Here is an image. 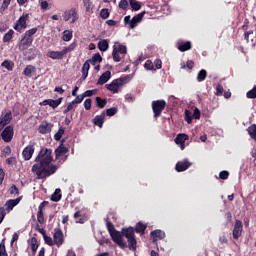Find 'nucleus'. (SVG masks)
Returning <instances> with one entry per match:
<instances>
[{"mask_svg": "<svg viewBox=\"0 0 256 256\" xmlns=\"http://www.w3.org/2000/svg\"><path fill=\"white\" fill-rule=\"evenodd\" d=\"M165 107H167V102L165 100H154L152 101V111L154 119L161 117L163 111H165Z\"/></svg>", "mask_w": 256, "mask_h": 256, "instance_id": "nucleus-5", "label": "nucleus"}, {"mask_svg": "<svg viewBox=\"0 0 256 256\" xmlns=\"http://www.w3.org/2000/svg\"><path fill=\"white\" fill-rule=\"evenodd\" d=\"M13 119V114L11 112H7L3 118L0 120V131H3L7 125L11 123V120Z\"/></svg>", "mask_w": 256, "mask_h": 256, "instance_id": "nucleus-16", "label": "nucleus"}, {"mask_svg": "<svg viewBox=\"0 0 256 256\" xmlns=\"http://www.w3.org/2000/svg\"><path fill=\"white\" fill-rule=\"evenodd\" d=\"M243 235V222L241 220H236L234 224V228L232 231V237L237 241L239 237Z\"/></svg>", "mask_w": 256, "mask_h": 256, "instance_id": "nucleus-8", "label": "nucleus"}, {"mask_svg": "<svg viewBox=\"0 0 256 256\" xmlns=\"http://www.w3.org/2000/svg\"><path fill=\"white\" fill-rule=\"evenodd\" d=\"M117 107H112L106 110L107 117H113L117 113Z\"/></svg>", "mask_w": 256, "mask_h": 256, "instance_id": "nucleus-49", "label": "nucleus"}, {"mask_svg": "<svg viewBox=\"0 0 256 256\" xmlns=\"http://www.w3.org/2000/svg\"><path fill=\"white\" fill-rule=\"evenodd\" d=\"M63 19L64 21H69V19H72L71 23H75L79 19V14L77 13V9L72 8L68 11H65L63 14Z\"/></svg>", "mask_w": 256, "mask_h": 256, "instance_id": "nucleus-9", "label": "nucleus"}, {"mask_svg": "<svg viewBox=\"0 0 256 256\" xmlns=\"http://www.w3.org/2000/svg\"><path fill=\"white\" fill-rule=\"evenodd\" d=\"M27 21H29V14L23 13L21 17L14 24L13 29L18 33H21V31H24V29H27Z\"/></svg>", "mask_w": 256, "mask_h": 256, "instance_id": "nucleus-6", "label": "nucleus"}, {"mask_svg": "<svg viewBox=\"0 0 256 256\" xmlns=\"http://www.w3.org/2000/svg\"><path fill=\"white\" fill-rule=\"evenodd\" d=\"M93 125H96V127H99L100 129L103 128V124L105 123V111H103L100 115H96L92 119Z\"/></svg>", "mask_w": 256, "mask_h": 256, "instance_id": "nucleus-18", "label": "nucleus"}, {"mask_svg": "<svg viewBox=\"0 0 256 256\" xmlns=\"http://www.w3.org/2000/svg\"><path fill=\"white\" fill-rule=\"evenodd\" d=\"M189 139L187 134H178L175 138L176 145H180L181 151H185V142Z\"/></svg>", "mask_w": 256, "mask_h": 256, "instance_id": "nucleus-15", "label": "nucleus"}, {"mask_svg": "<svg viewBox=\"0 0 256 256\" xmlns=\"http://www.w3.org/2000/svg\"><path fill=\"white\" fill-rule=\"evenodd\" d=\"M192 117L194 119H201V111L199 110V108L194 109V113H193Z\"/></svg>", "mask_w": 256, "mask_h": 256, "instance_id": "nucleus-60", "label": "nucleus"}, {"mask_svg": "<svg viewBox=\"0 0 256 256\" xmlns=\"http://www.w3.org/2000/svg\"><path fill=\"white\" fill-rule=\"evenodd\" d=\"M177 48L181 51V53H185V51L191 50L192 45L190 41L179 42Z\"/></svg>", "mask_w": 256, "mask_h": 256, "instance_id": "nucleus-25", "label": "nucleus"}, {"mask_svg": "<svg viewBox=\"0 0 256 256\" xmlns=\"http://www.w3.org/2000/svg\"><path fill=\"white\" fill-rule=\"evenodd\" d=\"M51 201H54L55 203L61 201V193L54 192L51 196Z\"/></svg>", "mask_w": 256, "mask_h": 256, "instance_id": "nucleus-52", "label": "nucleus"}, {"mask_svg": "<svg viewBox=\"0 0 256 256\" xmlns=\"http://www.w3.org/2000/svg\"><path fill=\"white\" fill-rule=\"evenodd\" d=\"M132 11H139L141 9V2L137 0H129Z\"/></svg>", "mask_w": 256, "mask_h": 256, "instance_id": "nucleus-37", "label": "nucleus"}, {"mask_svg": "<svg viewBox=\"0 0 256 256\" xmlns=\"http://www.w3.org/2000/svg\"><path fill=\"white\" fill-rule=\"evenodd\" d=\"M49 59L61 60L64 59L65 53L62 51H48L46 54Z\"/></svg>", "mask_w": 256, "mask_h": 256, "instance_id": "nucleus-19", "label": "nucleus"}, {"mask_svg": "<svg viewBox=\"0 0 256 256\" xmlns=\"http://www.w3.org/2000/svg\"><path fill=\"white\" fill-rule=\"evenodd\" d=\"M2 153L5 154V157L11 153V146H6L3 150Z\"/></svg>", "mask_w": 256, "mask_h": 256, "instance_id": "nucleus-64", "label": "nucleus"}, {"mask_svg": "<svg viewBox=\"0 0 256 256\" xmlns=\"http://www.w3.org/2000/svg\"><path fill=\"white\" fill-rule=\"evenodd\" d=\"M38 131L41 133V135H47V133H51V123L42 122V124L39 125Z\"/></svg>", "mask_w": 256, "mask_h": 256, "instance_id": "nucleus-21", "label": "nucleus"}, {"mask_svg": "<svg viewBox=\"0 0 256 256\" xmlns=\"http://www.w3.org/2000/svg\"><path fill=\"white\" fill-rule=\"evenodd\" d=\"M30 247H31L33 255H35V253H37V249H39V242L37 241L36 237L31 238Z\"/></svg>", "mask_w": 256, "mask_h": 256, "instance_id": "nucleus-31", "label": "nucleus"}, {"mask_svg": "<svg viewBox=\"0 0 256 256\" xmlns=\"http://www.w3.org/2000/svg\"><path fill=\"white\" fill-rule=\"evenodd\" d=\"M205 79H207V70L202 69L197 74V81L199 83H201V82L205 81Z\"/></svg>", "mask_w": 256, "mask_h": 256, "instance_id": "nucleus-36", "label": "nucleus"}, {"mask_svg": "<svg viewBox=\"0 0 256 256\" xmlns=\"http://www.w3.org/2000/svg\"><path fill=\"white\" fill-rule=\"evenodd\" d=\"M77 47V44L75 42L71 43L68 47H64L62 49L64 55H67V53H71V51H75V48Z\"/></svg>", "mask_w": 256, "mask_h": 256, "instance_id": "nucleus-40", "label": "nucleus"}, {"mask_svg": "<svg viewBox=\"0 0 256 256\" xmlns=\"http://www.w3.org/2000/svg\"><path fill=\"white\" fill-rule=\"evenodd\" d=\"M114 45H116L117 53H120V55H127V46L122 45L119 42H116Z\"/></svg>", "mask_w": 256, "mask_h": 256, "instance_id": "nucleus-33", "label": "nucleus"}, {"mask_svg": "<svg viewBox=\"0 0 256 256\" xmlns=\"http://www.w3.org/2000/svg\"><path fill=\"white\" fill-rule=\"evenodd\" d=\"M150 237L152 238V243L154 245H157V241L165 239V233L163 232V230L157 229L150 233Z\"/></svg>", "mask_w": 256, "mask_h": 256, "instance_id": "nucleus-12", "label": "nucleus"}, {"mask_svg": "<svg viewBox=\"0 0 256 256\" xmlns=\"http://www.w3.org/2000/svg\"><path fill=\"white\" fill-rule=\"evenodd\" d=\"M0 256H9L7 248L5 247V238L0 242Z\"/></svg>", "mask_w": 256, "mask_h": 256, "instance_id": "nucleus-41", "label": "nucleus"}, {"mask_svg": "<svg viewBox=\"0 0 256 256\" xmlns=\"http://www.w3.org/2000/svg\"><path fill=\"white\" fill-rule=\"evenodd\" d=\"M247 99H256V85L246 93Z\"/></svg>", "mask_w": 256, "mask_h": 256, "instance_id": "nucleus-46", "label": "nucleus"}, {"mask_svg": "<svg viewBox=\"0 0 256 256\" xmlns=\"http://www.w3.org/2000/svg\"><path fill=\"white\" fill-rule=\"evenodd\" d=\"M65 135V128L60 127L57 131V133L54 135L55 141H61V137Z\"/></svg>", "mask_w": 256, "mask_h": 256, "instance_id": "nucleus-42", "label": "nucleus"}, {"mask_svg": "<svg viewBox=\"0 0 256 256\" xmlns=\"http://www.w3.org/2000/svg\"><path fill=\"white\" fill-rule=\"evenodd\" d=\"M144 68L146 71H155V65L153 64V61L147 60L144 64Z\"/></svg>", "mask_w": 256, "mask_h": 256, "instance_id": "nucleus-44", "label": "nucleus"}, {"mask_svg": "<svg viewBox=\"0 0 256 256\" xmlns=\"http://www.w3.org/2000/svg\"><path fill=\"white\" fill-rule=\"evenodd\" d=\"M83 99H85L83 94L78 95V96H76V98L74 100H72V102L75 103L76 105H79V103H83Z\"/></svg>", "mask_w": 256, "mask_h": 256, "instance_id": "nucleus-58", "label": "nucleus"}, {"mask_svg": "<svg viewBox=\"0 0 256 256\" xmlns=\"http://www.w3.org/2000/svg\"><path fill=\"white\" fill-rule=\"evenodd\" d=\"M53 161V150L51 148H42L35 158L36 164L31 168L32 173H36L37 179H47L57 173V165L51 164Z\"/></svg>", "mask_w": 256, "mask_h": 256, "instance_id": "nucleus-1", "label": "nucleus"}, {"mask_svg": "<svg viewBox=\"0 0 256 256\" xmlns=\"http://www.w3.org/2000/svg\"><path fill=\"white\" fill-rule=\"evenodd\" d=\"M98 49L99 51H107L109 49V40L103 39L98 42Z\"/></svg>", "mask_w": 256, "mask_h": 256, "instance_id": "nucleus-28", "label": "nucleus"}, {"mask_svg": "<svg viewBox=\"0 0 256 256\" xmlns=\"http://www.w3.org/2000/svg\"><path fill=\"white\" fill-rule=\"evenodd\" d=\"M135 233H139L140 235H145V231L147 230V225L143 224L142 222H138L133 228Z\"/></svg>", "mask_w": 256, "mask_h": 256, "instance_id": "nucleus-27", "label": "nucleus"}, {"mask_svg": "<svg viewBox=\"0 0 256 256\" xmlns=\"http://www.w3.org/2000/svg\"><path fill=\"white\" fill-rule=\"evenodd\" d=\"M128 76L114 79L110 84H106L105 87L112 93H119V88L123 87L127 83Z\"/></svg>", "mask_w": 256, "mask_h": 256, "instance_id": "nucleus-4", "label": "nucleus"}, {"mask_svg": "<svg viewBox=\"0 0 256 256\" xmlns=\"http://www.w3.org/2000/svg\"><path fill=\"white\" fill-rule=\"evenodd\" d=\"M10 195H19V188H17V185L13 184L9 189Z\"/></svg>", "mask_w": 256, "mask_h": 256, "instance_id": "nucleus-53", "label": "nucleus"}, {"mask_svg": "<svg viewBox=\"0 0 256 256\" xmlns=\"http://www.w3.org/2000/svg\"><path fill=\"white\" fill-rule=\"evenodd\" d=\"M127 7H129V2L127 0H120L119 8L125 10Z\"/></svg>", "mask_w": 256, "mask_h": 256, "instance_id": "nucleus-57", "label": "nucleus"}, {"mask_svg": "<svg viewBox=\"0 0 256 256\" xmlns=\"http://www.w3.org/2000/svg\"><path fill=\"white\" fill-rule=\"evenodd\" d=\"M88 61L92 63V65H95L96 63H101V61H103V57H101L100 53H96Z\"/></svg>", "mask_w": 256, "mask_h": 256, "instance_id": "nucleus-35", "label": "nucleus"}, {"mask_svg": "<svg viewBox=\"0 0 256 256\" xmlns=\"http://www.w3.org/2000/svg\"><path fill=\"white\" fill-rule=\"evenodd\" d=\"M77 107V104L75 102H70L65 110H63L64 115H67L69 111H75V108Z\"/></svg>", "mask_w": 256, "mask_h": 256, "instance_id": "nucleus-43", "label": "nucleus"}, {"mask_svg": "<svg viewBox=\"0 0 256 256\" xmlns=\"http://www.w3.org/2000/svg\"><path fill=\"white\" fill-rule=\"evenodd\" d=\"M53 239H54V245H57V247H61V245H63V241H64L63 231L60 228L55 229Z\"/></svg>", "mask_w": 256, "mask_h": 256, "instance_id": "nucleus-13", "label": "nucleus"}, {"mask_svg": "<svg viewBox=\"0 0 256 256\" xmlns=\"http://www.w3.org/2000/svg\"><path fill=\"white\" fill-rule=\"evenodd\" d=\"M219 177H220V179H223V180H225V179H229V171H221L220 173H219Z\"/></svg>", "mask_w": 256, "mask_h": 256, "instance_id": "nucleus-59", "label": "nucleus"}, {"mask_svg": "<svg viewBox=\"0 0 256 256\" xmlns=\"http://www.w3.org/2000/svg\"><path fill=\"white\" fill-rule=\"evenodd\" d=\"M223 85L221 84H218L217 87H216V95L217 97H221L223 95Z\"/></svg>", "mask_w": 256, "mask_h": 256, "instance_id": "nucleus-56", "label": "nucleus"}, {"mask_svg": "<svg viewBox=\"0 0 256 256\" xmlns=\"http://www.w3.org/2000/svg\"><path fill=\"white\" fill-rule=\"evenodd\" d=\"M11 5V0H3L0 11H5Z\"/></svg>", "mask_w": 256, "mask_h": 256, "instance_id": "nucleus-54", "label": "nucleus"}, {"mask_svg": "<svg viewBox=\"0 0 256 256\" xmlns=\"http://www.w3.org/2000/svg\"><path fill=\"white\" fill-rule=\"evenodd\" d=\"M109 79H111V71L108 70L99 77L97 85H105Z\"/></svg>", "mask_w": 256, "mask_h": 256, "instance_id": "nucleus-24", "label": "nucleus"}, {"mask_svg": "<svg viewBox=\"0 0 256 256\" xmlns=\"http://www.w3.org/2000/svg\"><path fill=\"white\" fill-rule=\"evenodd\" d=\"M91 103H93V101L91 100V98H88L84 101V109H86V111H90L91 109Z\"/></svg>", "mask_w": 256, "mask_h": 256, "instance_id": "nucleus-55", "label": "nucleus"}, {"mask_svg": "<svg viewBox=\"0 0 256 256\" xmlns=\"http://www.w3.org/2000/svg\"><path fill=\"white\" fill-rule=\"evenodd\" d=\"M192 163L189 162L188 159H184L183 161H179L176 163L175 170L177 173H183V171H187L189 167H191Z\"/></svg>", "mask_w": 256, "mask_h": 256, "instance_id": "nucleus-10", "label": "nucleus"}, {"mask_svg": "<svg viewBox=\"0 0 256 256\" xmlns=\"http://www.w3.org/2000/svg\"><path fill=\"white\" fill-rule=\"evenodd\" d=\"M250 35H253V30H248V31L244 32V39H245L246 43H249Z\"/></svg>", "mask_w": 256, "mask_h": 256, "instance_id": "nucleus-62", "label": "nucleus"}, {"mask_svg": "<svg viewBox=\"0 0 256 256\" xmlns=\"http://www.w3.org/2000/svg\"><path fill=\"white\" fill-rule=\"evenodd\" d=\"M13 135H15L13 126L9 125L4 128V130L0 134V137H2V141L4 143H11V141H13Z\"/></svg>", "mask_w": 256, "mask_h": 256, "instance_id": "nucleus-7", "label": "nucleus"}, {"mask_svg": "<svg viewBox=\"0 0 256 256\" xmlns=\"http://www.w3.org/2000/svg\"><path fill=\"white\" fill-rule=\"evenodd\" d=\"M62 39L66 42L71 41L73 39V31L65 30L62 33Z\"/></svg>", "mask_w": 256, "mask_h": 256, "instance_id": "nucleus-38", "label": "nucleus"}, {"mask_svg": "<svg viewBox=\"0 0 256 256\" xmlns=\"http://www.w3.org/2000/svg\"><path fill=\"white\" fill-rule=\"evenodd\" d=\"M144 16H145V12H141L138 15L134 16L131 20L130 29H135V27H137V23H141Z\"/></svg>", "mask_w": 256, "mask_h": 256, "instance_id": "nucleus-23", "label": "nucleus"}, {"mask_svg": "<svg viewBox=\"0 0 256 256\" xmlns=\"http://www.w3.org/2000/svg\"><path fill=\"white\" fill-rule=\"evenodd\" d=\"M21 199H23L22 196H20L16 199L7 200L5 203L6 211H13V208L17 207V205H19V203H21Z\"/></svg>", "mask_w": 256, "mask_h": 256, "instance_id": "nucleus-17", "label": "nucleus"}, {"mask_svg": "<svg viewBox=\"0 0 256 256\" xmlns=\"http://www.w3.org/2000/svg\"><path fill=\"white\" fill-rule=\"evenodd\" d=\"M13 35H15V31L10 29L7 33L4 34L2 38L3 43H10L11 39H13Z\"/></svg>", "mask_w": 256, "mask_h": 256, "instance_id": "nucleus-30", "label": "nucleus"}, {"mask_svg": "<svg viewBox=\"0 0 256 256\" xmlns=\"http://www.w3.org/2000/svg\"><path fill=\"white\" fill-rule=\"evenodd\" d=\"M62 102H63V97L58 98L57 100L46 99L43 102H40V105H43V106L49 105V107H52V109H57L60 103Z\"/></svg>", "mask_w": 256, "mask_h": 256, "instance_id": "nucleus-14", "label": "nucleus"}, {"mask_svg": "<svg viewBox=\"0 0 256 256\" xmlns=\"http://www.w3.org/2000/svg\"><path fill=\"white\" fill-rule=\"evenodd\" d=\"M154 65H155L156 69H161L163 67V62L161 61V59H156L154 61Z\"/></svg>", "mask_w": 256, "mask_h": 256, "instance_id": "nucleus-63", "label": "nucleus"}, {"mask_svg": "<svg viewBox=\"0 0 256 256\" xmlns=\"http://www.w3.org/2000/svg\"><path fill=\"white\" fill-rule=\"evenodd\" d=\"M7 165H15L17 163V158L15 157H10L6 159Z\"/></svg>", "mask_w": 256, "mask_h": 256, "instance_id": "nucleus-61", "label": "nucleus"}, {"mask_svg": "<svg viewBox=\"0 0 256 256\" xmlns=\"http://www.w3.org/2000/svg\"><path fill=\"white\" fill-rule=\"evenodd\" d=\"M35 71H36L35 66L27 65L23 71V75H25V77H32Z\"/></svg>", "mask_w": 256, "mask_h": 256, "instance_id": "nucleus-29", "label": "nucleus"}, {"mask_svg": "<svg viewBox=\"0 0 256 256\" xmlns=\"http://www.w3.org/2000/svg\"><path fill=\"white\" fill-rule=\"evenodd\" d=\"M93 95H97V89H94V90H86L82 96H84V99L85 97H93Z\"/></svg>", "mask_w": 256, "mask_h": 256, "instance_id": "nucleus-50", "label": "nucleus"}, {"mask_svg": "<svg viewBox=\"0 0 256 256\" xmlns=\"http://www.w3.org/2000/svg\"><path fill=\"white\" fill-rule=\"evenodd\" d=\"M107 231L116 245L121 249H127V242L130 251H137V239L135 238V230L133 227L122 228L121 232L115 229V225L111 221L106 223ZM123 237L127 238V242L123 240Z\"/></svg>", "mask_w": 256, "mask_h": 256, "instance_id": "nucleus-2", "label": "nucleus"}, {"mask_svg": "<svg viewBox=\"0 0 256 256\" xmlns=\"http://www.w3.org/2000/svg\"><path fill=\"white\" fill-rule=\"evenodd\" d=\"M43 239L46 245H49V247H53V245H55V241L53 240V238L47 236V234H44Z\"/></svg>", "mask_w": 256, "mask_h": 256, "instance_id": "nucleus-45", "label": "nucleus"}, {"mask_svg": "<svg viewBox=\"0 0 256 256\" xmlns=\"http://www.w3.org/2000/svg\"><path fill=\"white\" fill-rule=\"evenodd\" d=\"M63 143H65V139L61 141L60 146L55 150L56 159H59L61 155H65L66 153H69V149L63 146Z\"/></svg>", "mask_w": 256, "mask_h": 256, "instance_id": "nucleus-20", "label": "nucleus"}, {"mask_svg": "<svg viewBox=\"0 0 256 256\" xmlns=\"http://www.w3.org/2000/svg\"><path fill=\"white\" fill-rule=\"evenodd\" d=\"M82 5L88 15H93V9L95 6L91 0H82Z\"/></svg>", "mask_w": 256, "mask_h": 256, "instance_id": "nucleus-22", "label": "nucleus"}, {"mask_svg": "<svg viewBox=\"0 0 256 256\" xmlns=\"http://www.w3.org/2000/svg\"><path fill=\"white\" fill-rule=\"evenodd\" d=\"M109 15H111V13L109 12V9L107 8H103L101 11H100V17L101 19H109Z\"/></svg>", "mask_w": 256, "mask_h": 256, "instance_id": "nucleus-47", "label": "nucleus"}, {"mask_svg": "<svg viewBox=\"0 0 256 256\" xmlns=\"http://www.w3.org/2000/svg\"><path fill=\"white\" fill-rule=\"evenodd\" d=\"M185 121L191 125L193 123V115L191 114V111L185 110Z\"/></svg>", "mask_w": 256, "mask_h": 256, "instance_id": "nucleus-48", "label": "nucleus"}, {"mask_svg": "<svg viewBox=\"0 0 256 256\" xmlns=\"http://www.w3.org/2000/svg\"><path fill=\"white\" fill-rule=\"evenodd\" d=\"M33 153H35V146L28 145L22 151V157L24 161H31V157H33Z\"/></svg>", "mask_w": 256, "mask_h": 256, "instance_id": "nucleus-11", "label": "nucleus"}, {"mask_svg": "<svg viewBox=\"0 0 256 256\" xmlns=\"http://www.w3.org/2000/svg\"><path fill=\"white\" fill-rule=\"evenodd\" d=\"M75 213L73 215L74 219H75V223H79L80 225H83V223H85V218H83V215H81V210H79L78 208H75Z\"/></svg>", "mask_w": 256, "mask_h": 256, "instance_id": "nucleus-26", "label": "nucleus"}, {"mask_svg": "<svg viewBox=\"0 0 256 256\" xmlns=\"http://www.w3.org/2000/svg\"><path fill=\"white\" fill-rule=\"evenodd\" d=\"M1 67H4V69H7L8 71H13L15 63L11 60H4L1 64Z\"/></svg>", "mask_w": 256, "mask_h": 256, "instance_id": "nucleus-32", "label": "nucleus"}, {"mask_svg": "<svg viewBox=\"0 0 256 256\" xmlns=\"http://www.w3.org/2000/svg\"><path fill=\"white\" fill-rule=\"evenodd\" d=\"M112 59L115 63H119V61H121V56H119V53L117 52V44L113 45Z\"/></svg>", "mask_w": 256, "mask_h": 256, "instance_id": "nucleus-34", "label": "nucleus"}, {"mask_svg": "<svg viewBox=\"0 0 256 256\" xmlns=\"http://www.w3.org/2000/svg\"><path fill=\"white\" fill-rule=\"evenodd\" d=\"M39 31V28L34 27L32 29L27 30L24 34L21 35L20 40L18 41L17 47L19 51H27L31 45H33V35Z\"/></svg>", "mask_w": 256, "mask_h": 256, "instance_id": "nucleus-3", "label": "nucleus"}, {"mask_svg": "<svg viewBox=\"0 0 256 256\" xmlns=\"http://www.w3.org/2000/svg\"><path fill=\"white\" fill-rule=\"evenodd\" d=\"M37 221L38 223H40V225H43V223H45V217L43 215V211H39L37 212Z\"/></svg>", "mask_w": 256, "mask_h": 256, "instance_id": "nucleus-51", "label": "nucleus"}, {"mask_svg": "<svg viewBox=\"0 0 256 256\" xmlns=\"http://www.w3.org/2000/svg\"><path fill=\"white\" fill-rule=\"evenodd\" d=\"M96 105L99 107V109H103L105 105H107V99L96 97Z\"/></svg>", "mask_w": 256, "mask_h": 256, "instance_id": "nucleus-39", "label": "nucleus"}]
</instances>
